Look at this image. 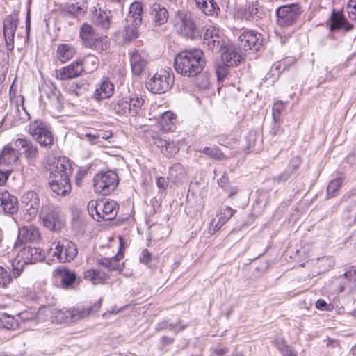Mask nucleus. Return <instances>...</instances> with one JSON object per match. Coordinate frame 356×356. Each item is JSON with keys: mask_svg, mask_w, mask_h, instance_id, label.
<instances>
[{"mask_svg": "<svg viewBox=\"0 0 356 356\" xmlns=\"http://www.w3.org/2000/svg\"><path fill=\"white\" fill-rule=\"evenodd\" d=\"M204 65V52L197 48L181 51L174 58L175 70L186 77H195L203 70Z\"/></svg>", "mask_w": 356, "mask_h": 356, "instance_id": "nucleus-1", "label": "nucleus"}, {"mask_svg": "<svg viewBox=\"0 0 356 356\" xmlns=\"http://www.w3.org/2000/svg\"><path fill=\"white\" fill-rule=\"evenodd\" d=\"M72 166L70 161L65 158H59L53 163L50 168V187L53 192L58 195H66L71 191L70 176Z\"/></svg>", "mask_w": 356, "mask_h": 356, "instance_id": "nucleus-2", "label": "nucleus"}, {"mask_svg": "<svg viewBox=\"0 0 356 356\" xmlns=\"http://www.w3.org/2000/svg\"><path fill=\"white\" fill-rule=\"evenodd\" d=\"M144 99L136 95L119 97L111 103V108L118 116H135L141 110Z\"/></svg>", "mask_w": 356, "mask_h": 356, "instance_id": "nucleus-3", "label": "nucleus"}, {"mask_svg": "<svg viewBox=\"0 0 356 356\" xmlns=\"http://www.w3.org/2000/svg\"><path fill=\"white\" fill-rule=\"evenodd\" d=\"M88 209L92 218L97 221L111 220L118 213V204L113 200H92Z\"/></svg>", "mask_w": 356, "mask_h": 356, "instance_id": "nucleus-4", "label": "nucleus"}, {"mask_svg": "<svg viewBox=\"0 0 356 356\" xmlns=\"http://www.w3.org/2000/svg\"><path fill=\"white\" fill-rule=\"evenodd\" d=\"M173 29L183 37L195 39L200 35V32L190 14L178 10L173 19Z\"/></svg>", "mask_w": 356, "mask_h": 356, "instance_id": "nucleus-5", "label": "nucleus"}, {"mask_svg": "<svg viewBox=\"0 0 356 356\" xmlns=\"http://www.w3.org/2000/svg\"><path fill=\"white\" fill-rule=\"evenodd\" d=\"M118 183V176L115 172H101L96 174L93 178L94 191L100 195H108L116 189Z\"/></svg>", "mask_w": 356, "mask_h": 356, "instance_id": "nucleus-6", "label": "nucleus"}, {"mask_svg": "<svg viewBox=\"0 0 356 356\" xmlns=\"http://www.w3.org/2000/svg\"><path fill=\"white\" fill-rule=\"evenodd\" d=\"M77 253L76 244L67 239L54 241L48 252L59 262H70L74 260Z\"/></svg>", "mask_w": 356, "mask_h": 356, "instance_id": "nucleus-7", "label": "nucleus"}, {"mask_svg": "<svg viewBox=\"0 0 356 356\" xmlns=\"http://www.w3.org/2000/svg\"><path fill=\"white\" fill-rule=\"evenodd\" d=\"M174 83V76L170 70L161 69L147 82V88L153 93H165Z\"/></svg>", "mask_w": 356, "mask_h": 356, "instance_id": "nucleus-8", "label": "nucleus"}, {"mask_svg": "<svg viewBox=\"0 0 356 356\" xmlns=\"http://www.w3.org/2000/svg\"><path fill=\"white\" fill-rule=\"evenodd\" d=\"M276 21L282 27L290 26L300 17L302 8L298 3H293L279 6L276 9Z\"/></svg>", "mask_w": 356, "mask_h": 356, "instance_id": "nucleus-9", "label": "nucleus"}, {"mask_svg": "<svg viewBox=\"0 0 356 356\" xmlns=\"http://www.w3.org/2000/svg\"><path fill=\"white\" fill-rule=\"evenodd\" d=\"M29 134L41 147L51 148L54 142L52 132L47 125L40 120H35L29 125Z\"/></svg>", "mask_w": 356, "mask_h": 356, "instance_id": "nucleus-10", "label": "nucleus"}, {"mask_svg": "<svg viewBox=\"0 0 356 356\" xmlns=\"http://www.w3.org/2000/svg\"><path fill=\"white\" fill-rule=\"evenodd\" d=\"M21 202L25 210L24 218L27 221L34 219L40 207V197L34 191H28L21 197Z\"/></svg>", "mask_w": 356, "mask_h": 356, "instance_id": "nucleus-11", "label": "nucleus"}, {"mask_svg": "<svg viewBox=\"0 0 356 356\" xmlns=\"http://www.w3.org/2000/svg\"><path fill=\"white\" fill-rule=\"evenodd\" d=\"M238 41L240 46L245 51H259L263 46L264 38L260 33L254 30H246L241 33Z\"/></svg>", "mask_w": 356, "mask_h": 356, "instance_id": "nucleus-12", "label": "nucleus"}, {"mask_svg": "<svg viewBox=\"0 0 356 356\" xmlns=\"http://www.w3.org/2000/svg\"><path fill=\"white\" fill-rule=\"evenodd\" d=\"M327 26L330 31L343 30L349 32L353 29L354 26L348 22L344 16L343 10H332L327 21Z\"/></svg>", "mask_w": 356, "mask_h": 356, "instance_id": "nucleus-13", "label": "nucleus"}, {"mask_svg": "<svg viewBox=\"0 0 356 356\" xmlns=\"http://www.w3.org/2000/svg\"><path fill=\"white\" fill-rule=\"evenodd\" d=\"M83 72L84 67L81 65V59L79 58L70 64L56 70L55 77L60 81L70 80L81 76Z\"/></svg>", "mask_w": 356, "mask_h": 356, "instance_id": "nucleus-14", "label": "nucleus"}, {"mask_svg": "<svg viewBox=\"0 0 356 356\" xmlns=\"http://www.w3.org/2000/svg\"><path fill=\"white\" fill-rule=\"evenodd\" d=\"M102 305V301L98 300L88 306H76L69 308V316L71 323L78 322L88 317L92 314L97 312Z\"/></svg>", "mask_w": 356, "mask_h": 356, "instance_id": "nucleus-15", "label": "nucleus"}, {"mask_svg": "<svg viewBox=\"0 0 356 356\" xmlns=\"http://www.w3.org/2000/svg\"><path fill=\"white\" fill-rule=\"evenodd\" d=\"M18 21L17 15L14 14L7 15L3 20V32L8 50H13L14 48V40Z\"/></svg>", "mask_w": 356, "mask_h": 356, "instance_id": "nucleus-16", "label": "nucleus"}, {"mask_svg": "<svg viewBox=\"0 0 356 356\" xmlns=\"http://www.w3.org/2000/svg\"><path fill=\"white\" fill-rule=\"evenodd\" d=\"M119 250L115 256L111 258L104 257L98 259V264L104 266L108 271L117 270L121 272L122 270V266L120 264V261L124 257V245L122 236H119Z\"/></svg>", "mask_w": 356, "mask_h": 356, "instance_id": "nucleus-17", "label": "nucleus"}, {"mask_svg": "<svg viewBox=\"0 0 356 356\" xmlns=\"http://www.w3.org/2000/svg\"><path fill=\"white\" fill-rule=\"evenodd\" d=\"M115 92V85L108 77H103L97 85L93 92V99L97 102L111 98Z\"/></svg>", "mask_w": 356, "mask_h": 356, "instance_id": "nucleus-18", "label": "nucleus"}, {"mask_svg": "<svg viewBox=\"0 0 356 356\" xmlns=\"http://www.w3.org/2000/svg\"><path fill=\"white\" fill-rule=\"evenodd\" d=\"M236 212L231 207L225 206L220 208L216 213V219H212L209 232L214 234L218 232Z\"/></svg>", "mask_w": 356, "mask_h": 356, "instance_id": "nucleus-19", "label": "nucleus"}, {"mask_svg": "<svg viewBox=\"0 0 356 356\" xmlns=\"http://www.w3.org/2000/svg\"><path fill=\"white\" fill-rule=\"evenodd\" d=\"M149 13L154 26H160L165 24L169 18V13L167 8L163 4L158 2L151 5Z\"/></svg>", "mask_w": 356, "mask_h": 356, "instance_id": "nucleus-20", "label": "nucleus"}, {"mask_svg": "<svg viewBox=\"0 0 356 356\" xmlns=\"http://www.w3.org/2000/svg\"><path fill=\"white\" fill-rule=\"evenodd\" d=\"M129 56L132 73L136 76L141 75L148 63L147 56L137 49L130 52Z\"/></svg>", "mask_w": 356, "mask_h": 356, "instance_id": "nucleus-21", "label": "nucleus"}, {"mask_svg": "<svg viewBox=\"0 0 356 356\" xmlns=\"http://www.w3.org/2000/svg\"><path fill=\"white\" fill-rule=\"evenodd\" d=\"M91 19L95 25L107 31L112 24V14L108 10L94 8Z\"/></svg>", "mask_w": 356, "mask_h": 356, "instance_id": "nucleus-22", "label": "nucleus"}, {"mask_svg": "<svg viewBox=\"0 0 356 356\" xmlns=\"http://www.w3.org/2000/svg\"><path fill=\"white\" fill-rule=\"evenodd\" d=\"M15 147L13 141L3 147L0 153V164L1 165L12 166L19 161L20 153Z\"/></svg>", "mask_w": 356, "mask_h": 356, "instance_id": "nucleus-23", "label": "nucleus"}, {"mask_svg": "<svg viewBox=\"0 0 356 356\" xmlns=\"http://www.w3.org/2000/svg\"><path fill=\"white\" fill-rule=\"evenodd\" d=\"M83 279L95 285L113 284L110 275L95 268H90L83 272Z\"/></svg>", "mask_w": 356, "mask_h": 356, "instance_id": "nucleus-24", "label": "nucleus"}, {"mask_svg": "<svg viewBox=\"0 0 356 356\" xmlns=\"http://www.w3.org/2000/svg\"><path fill=\"white\" fill-rule=\"evenodd\" d=\"M0 206L6 213L13 214L18 210L17 198L6 190H0Z\"/></svg>", "mask_w": 356, "mask_h": 356, "instance_id": "nucleus-25", "label": "nucleus"}, {"mask_svg": "<svg viewBox=\"0 0 356 356\" xmlns=\"http://www.w3.org/2000/svg\"><path fill=\"white\" fill-rule=\"evenodd\" d=\"M13 145L16 148L24 150L23 154L29 162L34 161L38 155L37 147L26 139L17 138L13 141Z\"/></svg>", "mask_w": 356, "mask_h": 356, "instance_id": "nucleus-26", "label": "nucleus"}, {"mask_svg": "<svg viewBox=\"0 0 356 356\" xmlns=\"http://www.w3.org/2000/svg\"><path fill=\"white\" fill-rule=\"evenodd\" d=\"M177 115L171 111L163 112L157 121V127L163 132L172 131L176 128Z\"/></svg>", "mask_w": 356, "mask_h": 356, "instance_id": "nucleus-27", "label": "nucleus"}, {"mask_svg": "<svg viewBox=\"0 0 356 356\" xmlns=\"http://www.w3.org/2000/svg\"><path fill=\"white\" fill-rule=\"evenodd\" d=\"M154 144L160 148L161 152L168 158L173 157L180 149L178 142L166 140L159 137L154 138Z\"/></svg>", "mask_w": 356, "mask_h": 356, "instance_id": "nucleus-28", "label": "nucleus"}, {"mask_svg": "<svg viewBox=\"0 0 356 356\" xmlns=\"http://www.w3.org/2000/svg\"><path fill=\"white\" fill-rule=\"evenodd\" d=\"M42 221L44 226L52 231H60L65 226L64 220L55 210L47 213Z\"/></svg>", "mask_w": 356, "mask_h": 356, "instance_id": "nucleus-29", "label": "nucleus"}, {"mask_svg": "<svg viewBox=\"0 0 356 356\" xmlns=\"http://www.w3.org/2000/svg\"><path fill=\"white\" fill-rule=\"evenodd\" d=\"M76 54V48L71 44L61 43L57 47V58L62 63H65L72 59Z\"/></svg>", "mask_w": 356, "mask_h": 356, "instance_id": "nucleus-30", "label": "nucleus"}, {"mask_svg": "<svg viewBox=\"0 0 356 356\" xmlns=\"http://www.w3.org/2000/svg\"><path fill=\"white\" fill-rule=\"evenodd\" d=\"M143 13V6L139 1L133 2L129 8V12L125 21L129 24L134 23L136 25H140L142 23V15Z\"/></svg>", "mask_w": 356, "mask_h": 356, "instance_id": "nucleus-31", "label": "nucleus"}, {"mask_svg": "<svg viewBox=\"0 0 356 356\" xmlns=\"http://www.w3.org/2000/svg\"><path fill=\"white\" fill-rule=\"evenodd\" d=\"M197 6L208 16L217 17L220 11L214 0H195Z\"/></svg>", "mask_w": 356, "mask_h": 356, "instance_id": "nucleus-32", "label": "nucleus"}, {"mask_svg": "<svg viewBox=\"0 0 356 356\" xmlns=\"http://www.w3.org/2000/svg\"><path fill=\"white\" fill-rule=\"evenodd\" d=\"M242 57L234 47H228L222 54V60L227 66H237L241 61Z\"/></svg>", "mask_w": 356, "mask_h": 356, "instance_id": "nucleus-33", "label": "nucleus"}, {"mask_svg": "<svg viewBox=\"0 0 356 356\" xmlns=\"http://www.w3.org/2000/svg\"><path fill=\"white\" fill-rule=\"evenodd\" d=\"M55 274L60 277L62 285L65 289L72 286L76 278L74 272L71 271L65 267L58 268L55 270Z\"/></svg>", "mask_w": 356, "mask_h": 356, "instance_id": "nucleus-34", "label": "nucleus"}, {"mask_svg": "<svg viewBox=\"0 0 356 356\" xmlns=\"http://www.w3.org/2000/svg\"><path fill=\"white\" fill-rule=\"evenodd\" d=\"M140 25H136L135 24H129L128 22H126V24L124 27L123 31L121 33L122 35V42L123 44H129L133 40L137 38L138 37V27Z\"/></svg>", "mask_w": 356, "mask_h": 356, "instance_id": "nucleus-35", "label": "nucleus"}, {"mask_svg": "<svg viewBox=\"0 0 356 356\" xmlns=\"http://www.w3.org/2000/svg\"><path fill=\"white\" fill-rule=\"evenodd\" d=\"M19 327V319L7 313L0 314V328L6 330H17Z\"/></svg>", "mask_w": 356, "mask_h": 356, "instance_id": "nucleus-36", "label": "nucleus"}, {"mask_svg": "<svg viewBox=\"0 0 356 356\" xmlns=\"http://www.w3.org/2000/svg\"><path fill=\"white\" fill-rule=\"evenodd\" d=\"M96 36L95 31L91 25L87 23L83 24L80 29L79 37L85 46L88 47Z\"/></svg>", "mask_w": 356, "mask_h": 356, "instance_id": "nucleus-37", "label": "nucleus"}, {"mask_svg": "<svg viewBox=\"0 0 356 356\" xmlns=\"http://www.w3.org/2000/svg\"><path fill=\"white\" fill-rule=\"evenodd\" d=\"M69 308L55 309L52 312L51 321L58 324H70Z\"/></svg>", "mask_w": 356, "mask_h": 356, "instance_id": "nucleus-38", "label": "nucleus"}, {"mask_svg": "<svg viewBox=\"0 0 356 356\" xmlns=\"http://www.w3.org/2000/svg\"><path fill=\"white\" fill-rule=\"evenodd\" d=\"M20 233L26 241H35L40 238L39 229L33 225L22 227L20 229Z\"/></svg>", "mask_w": 356, "mask_h": 356, "instance_id": "nucleus-39", "label": "nucleus"}, {"mask_svg": "<svg viewBox=\"0 0 356 356\" xmlns=\"http://www.w3.org/2000/svg\"><path fill=\"white\" fill-rule=\"evenodd\" d=\"M51 104L56 108L60 110L63 107L64 98L60 92L54 85L51 87L50 92L47 94Z\"/></svg>", "mask_w": 356, "mask_h": 356, "instance_id": "nucleus-40", "label": "nucleus"}, {"mask_svg": "<svg viewBox=\"0 0 356 356\" xmlns=\"http://www.w3.org/2000/svg\"><path fill=\"white\" fill-rule=\"evenodd\" d=\"M217 183L219 187L229 193V197H232L238 191L237 187L231 186L229 178L227 172H225L222 176L217 180Z\"/></svg>", "mask_w": 356, "mask_h": 356, "instance_id": "nucleus-41", "label": "nucleus"}, {"mask_svg": "<svg viewBox=\"0 0 356 356\" xmlns=\"http://www.w3.org/2000/svg\"><path fill=\"white\" fill-rule=\"evenodd\" d=\"M88 47L100 52L107 51L110 48V42L107 36H96Z\"/></svg>", "mask_w": 356, "mask_h": 356, "instance_id": "nucleus-42", "label": "nucleus"}, {"mask_svg": "<svg viewBox=\"0 0 356 356\" xmlns=\"http://www.w3.org/2000/svg\"><path fill=\"white\" fill-rule=\"evenodd\" d=\"M81 63L84 67V72H92L98 67V58L92 54L86 56L83 59H81Z\"/></svg>", "mask_w": 356, "mask_h": 356, "instance_id": "nucleus-43", "label": "nucleus"}, {"mask_svg": "<svg viewBox=\"0 0 356 356\" xmlns=\"http://www.w3.org/2000/svg\"><path fill=\"white\" fill-rule=\"evenodd\" d=\"M201 152L216 160H223L226 158V156L217 145L205 147Z\"/></svg>", "mask_w": 356, "mask_h": 356, "instance_id": "nucleus-44", "label": "nucleus"}, {"mask_svg": "<svg viewBox=\"0 0 356 356\" xmlns=\"http://www.w3.org/2000/svg\"><path fill=\"white\" fill-rule=\"evenodd\" d=\"M38 248H24L20 250V252L17 257V259L19 258L20 257L22 258L26 257V259L24 260V264H28L29 262L33 263L35 262L38 257H33V254H36L38 252Z\"/></svg>", "mask_w": 356, "mask_h": 356, "instance_id": "nucleus-45", "label": "nucleus"}, {"mask_svg": "<svg viewBox=\"0 0 356 356\" xmlns=\"http://www.w3.org/2000/svg\"><path fill=\"white\" fill-rule=\"evenodd\" d=\"M343 179L342 177H338L333 180H332L327 187V193L329 197H335L339 191L341 189V186L343 184Z\"/></svg>", "mask_w": 356, "mask_h": 356, "instance_id": "nucleus-46", "label": "nucleus"}, {"mask_svg": "<svg viewBox=\"0 0 356 356\" xmlns=\"http://www.w3.org/2000/svg\"><path fill=\"white\" fill-rule=\"evenodd\" d=\"M13 86L10 90V104L11 107H13L16 113L20 114V107L24 110V97L21 95H15L12 94Z\"/></svg>", "mask_w": 356, "mask_h": 356, "instance_id": "nucleus-47", "label": "nucleus"}, {"mask_svg": "<svg viewBox=\"0 0 356 356\" xmlns=\"http://www.w3.org/2000/svg\"><path fill=\"white\" fill-rule=\"evenodd\" d=\"M195 79V86L200 90L208 89L211 86L210 77L208 74H198Z\"/></svg>", "mask_w": 356, "mask_h": 356, "instance_id": "nucleus-48", "label": "nucleus"}, {"mask_svg": "<svg viewBox=\"0 0 356 356\" xmlns=\"http://www.w3.org/2000/svg\"><path fill=\"white\" fill-rule=\"evenodd\" d=\"M12 282L13 276L10 271L0 266V288H7Z\"/></svg>", "mask_w": 356, "mask_h": 356, "instance_id": "nucleus-49", "label": "nucleus"}, {"mask_svg": "<svg viewBox=\"0 0 356 356\" xmlns=\"http://www.w3.org/2000/svg\"><path fill=\"white\" fill-rule=\"evenodd\" d=\"M238 142V140L232 135H221L218 136V143L225 147L233 149Z\"/></svg>", "mask_w": 356, "mask_h": 356, "instance_id": "nucleus-50", "label": "nucleus"}, {"mask_svg": "<svg viewBox=\"0 0 356 356\" xmlns=\"http://www.w3.org/2000/svg\"><path fill=\"white\" fill-rule=\"evenodd\" d=\"M223 42H224L220 35V33H218L215 36L210 38L208 42H206V45L209 49L214 51L221 48Z\"/></svg>", "mask_w": 356, "mask_h": 356, "instance_id": "nucleus-51", "label": "nucleus"}, {"mask_svg": "<svg viewBox=\"0 0 356 356\" xmlns=\"http://www.w3.org/2000/svg\"><path fill=\"white\" fill-rule=\"evenodd\" d=\"M344 277L350 283L353 288H356V266H352L343 274Z\"/></svg>", "mask_w": 356, "mask_h": 356, "instance_id": "nucleus-52", "label": "nucleus"}, {"mask_svg": "<svg viewBox=\"0 0 356 356\" xmlns=\"http://www.w3.org/2000/svg\"><path fill=\"white\" fill-rule=\"evenodd\" d=\"M64 10L73 15H79L84 13L83 8L78 3L67 4Z\"/></svg>", "mask_w": 356, "mask_h": 356, "instance_id": "nucleus-53", "label": "nucleus"}, {"mask_svg": "<svg viewBox=\"0 0 356 356\" xmlns=\"http://www.w3.org/2000/svg\"><path fill=\"white\" fill-rule=\"evenodd\" d=\"M35 311L25 310L18 314L17 317L23 322L31 321L37 318Z\"/></svg>", "mask_w": 356, "mask_h": 356, "instance_id": "nucleus-54", "label": "nucleus"}, {"mask_svg": "<svg viewBox=\"0 0 356 356\" xmlns=\"http://www.w3.org/2000/svg\"><path fill=\"white\" fill-rule=\"evenodd\" d=\"M218 33H220V30L218 27H216L213 25L209 26L204 34V44H206V42H208L210 38L215 36Z\"/></svg>", "mask_w": 356, "mask_h": 356, "instance_id": "nucleus-55", "label": "nucleus"}, {"mask_svg": "<svg viewBox=\"0 0 356 356\" xmlns=\"http://www.w3.org/2000/svg\"><path fill=\"white\" fill-rule=\"evenodd\" d=\"M124 72V67L120 62L110 65L108 73L111 76L115 77L118 75H121Z\"/></svg>", "mask_w": 356, "mask_h": 356, "instance_id": "nucleus-56", "label": "nucleus"}, {"mask_svg": "<svg viewBox=\"0 0 356 356\" xmlns=\"http://www.w3.org/2000/svg\"><path fill=\"white\" fill-rule=\"evenodd\" d=\"M347 13L350 20L356 21V0H349L347 5Z\"/></svg>", "mask_w": 356, "mask_h": 356, "instance_id": "nucleus-57", "label": "nucleus"}, {"mask_svg": "<svg viewBox=\"0 0 356 356\" xmlns=\"http://www.w3.org/2000/svg\"><path fill=\"white\" fill-rule=\"evenodd\" d=\"M184 166L177 163L173 164L169 168V175L171 177H177L179 175H181L184 172Z\"/></svg>", "mask_w": 356, "mask_h": 356, "instance_id": "nucleus-58", "label": "nucleus"}, {"mask_svg": "<svg viewBox=\"0 0 356 356\" xmlns=\"http://www.w3.org/2000/svg\"><path fill=\"white\" fill-rule=\"evenodd\" d=\"M228 66L227 65H218L216 67V73L218 77V80L219 81H222L225 77L227 76L229 71H228Z\"/></svg>", "mask_w": 356, "mask_h": 356, "instance_id": "nucleus-59", "label": "nucleus"}, {"mask_svg": "<svg viewBox=\"0 0 356 356\" xmlns=\"http://www.w3.org/2000/svg\"><path fill=\"white\" fill-rule=\"evenodd\" d=\"M316 307L322 311L330 312L333 309L334 307L332 304H327L323 299H319L316 302Z\"/></svg>", "mask_w": 356, "mask_h": 356, "instance_id": "nucleus-60", "label": "nucleus"}, {"mask_svg": "<svg viewBox=\"0 0 356 356\" xmlns=\"http://www.w3.org/2000/svg\"><path fill=\"white\" fill-rule=\"evenodd\" d=\"M286 108V104L284 102H283L282 101H277L276 102L274 103L273 106V115H275V114L277 115H280V113H282L284 109Z\"/></svg>", "mask_w": 356, "mask_h": 356, "instance_id": "nucleus-61", "label": "nucleus"}, {"mask_svg": "<svg viewBox=\"0 0 356 356\" xmlns=\"http://www.w3.org/2000/svg\"><path fill=\"white\" fill-rule=\"evenodd\" d=\"M156 184L159 189L165 191L169 186L168 178H165L162 176L158 177L156 179Z\"/></svg>", "mask_w": 356, "mask_h": 356, "instance_id": "nucleus-62", "label": "nucleus"}, {"mask_svg": "<svg viewBox=\"0 0 356 356\" xmlns=\"http://www.w3.org/2000/svg\"><path fill=\"white\" fill-rule=\"evenodd\" d=\"M152 257L151 252L147 249L145 248L141 252L139 260L143 264H148L152 260Z\"/></svg>", "mask_w": 356, "mask_h": 356, "instance_id": "nucleus-63", "label": "nucleus"}, {"mask_svg": "<svg viewBox=\"0 0 356 356\" xmlns=\"http://www.w3.org/2000/svg\"><path fill=\"white\" fill-rule=\"evenodd\" d=\"M283 356H297V353L289 346L284 344L280 348Z\"/></svg>", "mask_w": 356, "mask_h": 356, "instance_id": "nucleus-64", "label": "nucleus"}]
</instances>
